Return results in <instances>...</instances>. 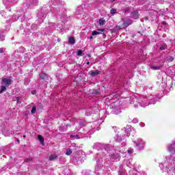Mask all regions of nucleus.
Listing matches in <instances>:
<instances>
[{
	"label": "nucleus",
	"instance_id": "1",
	"mask_svg": "<svg viewBox=\"0 0 175 175\" xmlns=\"http://www.w3.org/2000/svg\"><path fill=\"white\" fill-rule=\"evenodd\" d=\"M49 3H51L52 7L46 6L42 8L40 11H38L37 17L40 20V23H42V20L46 18V13L52 12L53 17L57 23V28L62 29L64 23L68 21L66 15L62 14V1L61 0H53Z\"/></svg>",
	"mask_w": 175,
	"mask_h": 175
},
{
	"label": "nucleus",
	"instance_id": "2",
	"mask_svg": "<svg viewBox=\"0 0 175 175\" xmlns=\"http://www.w3.org/2000/svg\"><path fill=\"white\" fill-rule=\"evenodd\" d=\"M157 101L158 97L152 95L144 98L142 100L134 98V107L135 109H137L139 106H141V107H146V106H148V105H155Z\"/></svg>",
	"mask_w": 175,
	"mask_h": 175
},
{
	"label": "nucleus",
	"instance_id": "3",
	"mask_svg": "<svg viewBox=\"0 0 175 175\" xmlns=\"http://www.w3.org/2000/svg\"><path fill=\"white\" fill-rule=\"evenodd\" d=\"M167 161H165L163 163H160L159 167H161V170H165V169H167V171L170 172H174L175 171V159L173 157H170V159H167L166 157Z\"/></svg>",
	"mask_w": 175,
	"mask_h": 175
},
{
	"label": "nucleus",
	"instance_id": "4",
	"mask_svg": "<svg viewBox=\"0 0 175 175\" xmlns=\"http://www.w3.org/2000/svg\"><path fill=\"white\" fill-rule=\"evenodd\" d=\"M13 81L11 79L3 78L1 81L0 94H2L6 91V88L12 85Z\"/></svg>",
	"mask_w": 175,
	"mask_h": 175
},
{
	"label": "nucleus",
	"instance_id": "5",
	"mask_svg": "<svg viewBox=\"0 0 175 175\" xmlns=\"http://www.w3.org/2000/svg\"><path fill=\"white\" fill-rule=\"evenodd\" d=\"M82 1L85 3L83 5L85 9H88V8H91V6H96L98 3H100L102 0H82Z\"/></svg>",
	"mask_w": 175,
	"mask_h": 175
},
{
	"label": "nucleus",
	"instance_id": "6",
	"mask_svg": "<svg viewBox=\"0 0 175 175\" xmlns=\"http://www.w3.org/2000/svg\"><path fill=\"white\" fill-rule=\"evenodd\" d=\"M94 150H103V151H106V152H108V151H110V146L106 145V144H102L99 142H96L93 145Z\"/></svg>",
	"mask_w": 175,
	"mask_h": 175
},
{
	"label": "nucleus",
	"instance_id": "7",
	"mask_svg": "<svg viewBox=\"0 0 175 175\" xmlns=\"http://www.w3.org/2000/svg\"><path fill=\"white\" fill-rule=\"evenodd\" d=\"M38 3H39V0H25L23 2L24 6L27 8V9H32L33 6H38Z\"/></svg>",
	"mask_w": 175,
	"mask_h": 175
},
{
	"label": "nucleus",
	"instance_id": "8",
	"mask_svg": "<svg viewBox=\"0 0 175 175\" xmlns=\"http://www.w3.org/2000/svg\"><path fill=\"white\" fill-rule=\"evenodd\" d=\"M134 144H135V148L139 151L144 150V146L146 143L142 139H137L136 141H133Z\"/></svg>",
	"mask_w": 175,
	"mask_h": 175
},
{
	"label": "nucleus",
	"instance_id": "9",
	"mask_svg": "<svg viewBox=\"0 0 175 175\" xmlns=\"http://www.w3.org/2000/svg\"><path fill=\"white\" fill-rule=\"evenodd\" d=\"M117 143H120L122 146H126V139H125V135H116L114 137Z\"/></svg>",
	"mask_w": 175,
	"mask_h": 175
},
{
	"label": "nucleus",
	"instance_id": "10",
	"mask_svg": "<svg viewBox=\"0 0 175 175\" xmlns=\"http://www.w3.org/2000/svg\"><path fill=\"white\" fill-rule=\"evenodd\" d=\"M57 27H55V23H50L49 26L44 29V33H45V35H51V33L54 31V29H55Z\"/></svg>",
	"mask_w": 175,
	"mask_h": 175
},
{
	"label": "nucleus",
	"instance_id": "11",
	"mask_svg": "<svg viewBox=\"0 0 175 175\" xmlns=\"http://www.w3.org/2000/svg\"><path fill=\"white\" fill-rule=\"evenodd\" d=\"M107 153L105 154V155H107L108 157H110L111 161H120V154L118 153H113V154H110L108 152H106Z\"/></svg>",
	"mask_w": 175,
	"mask_h": 175
},
{
	"label": "nucleus",
	"instance_id": "12",
	"mask_svg": "<svg viewBox=\"0 0 175 175\" xmlns=\"http://www.w3.org/2000/svg\"><path fill=\"white\" fill-rule=\"evenodd\" d=\"M132 126L127 125L126 128L121 130V132H124L126 133V136L129 137L131 135V132H132Z\"/></svg>",
	"mask_w": 175,
	"mask_h": 175
},
{
	"label": "nucleus",
	"instance_id": "13",
	"mask_svg": "<svg viewBox=\"0 0 175 175\" xmlns=\"http://www.w3.org/2000/svg\"><path fill=\"white\" fill-rule=\"evenodd\" d=\"M167 150L171 154H175V141H173L172 143L168 146Z\"/></svg>",
	"mask_w": 175,
	"mask_h": 175
},
{
	"label": "nucleus",
	"instance_id": "14",
	"mask_svg": "<svg viewBox=\"0 0 175 175\" xmlns=\"http://www.w3.org/2000/svg\"><path fill=\"white\" fill-rule=\"evenodd\" d=\"M157 47H159V50H161V51L167 49V45L163 42H160L159 43H158Z\"/></svg>",
	"mask_w": 175,
	"mask_h": 175
},
{
	"label": "nucleus",
	"instance_id": "15",
	"mask_svg": "<svg viewBox=\"0 0 175 175\" xmlns=\"http://www.w3.org/2000/svg\"><path fill=\"white\" fill-rule=\"evenodd\" d=\"M70 137L72 140H75V139H83V137H85V135L81 133H79L77 135H70Z\"/></svg>",
	"mask_w": 175,
	"mask_h": 175
},
{
	"label": "nucleus",
	"instance_id": "16",
	"mask_svg": "<svg viewBox=\"0 0 175 175\" xmlns=\"http://www.w3.org/2000/svg\"><path fill=\"white\" fill-rule=\"evenodd\" d=\"M18 0H3V3L5 6H8V5H14V3H17Z\"/></svg>",
	"mask_w": 175,
	"mask_h": 175
},
{
	"label": "nucleus",
	"instance_id": "17",
	"mask_svg": "<svg viewBox=\"0 0 175 175\" xmlns=\"http://www.w3.org/2000/svg\"><path fill=\"white\" fill-rule=\"evenodd\" d=\"M139 11L134 10L131 14V18H134L135 20H137V18H139Z\"/></svg>",
	"mask_w": 175,
	"mask_h": 175
},
{
	"label": "nucleus",
	"instance_id": "18",
	"mask_svg": "<svg viewBox=\"0 0 175 175\" xmlns=\"http://www.w3.org/2000/svg\"><path fill=\"white\" fill-rule=\"evenodd\" d=\"M75 161H77V165H80V163H83L84 162V157L81 156H77L75 158Z\"/></svg>",
	"mask_w": 175,
	"mask_h": 175
},
{
	"label": "nucleus",
	"instance_id": "19",
	"mask_svg": "<svg viewBox=\"0 0 175 175\" xmlns=\"http://www.w3.org/2000/svg\"><path fill=\"white\" fill-rule=\"evenodd\" d=\"M153 14L154 17H152V18H157V14H159V16H165V12L164 10H161L159 12L154 11Z\"/></svg>",
	"mask_w": 175,
	"mask_h": 175
},
{
	"label": "nucleus",
	"instance_id": "20",
	"mask_svg": "<svg viewBox=\"0 0 175 175\" xmlns=\"http://www.w3.org/2000/svg\"><path fill=\"white\" fill-rule=\"evenodd\" d=\"M40 78L41 80H44V81H49V75L43 72L40 74Z\"/></svg>",
	"mask_w": 175,
	"mask_h": 175
},
{
	"label": "nucleus",
	"instance_id": "21",
	"mask_svg": "<svg viewBox=\"0 0 175 175\" xmlns=\"http://www.w3.org/2000/svg\"><path fill=\"white\" fill-rule=\"evenodd\" d=\"M124 25H125L124 22H119L116 27V29H117L118 31H120V29H124V28H125Z\"/></svg>",
	"mask_w": 175,
	"mask_h": 175
},
{
	"label": "nucleus",
	"instance_id": "22",
	"mask_svg": "<svg viewBox=\"0 0 175 175\" xmlns=\"http://www.w3.org/2000/svg\"><path fill=\"white\" fill-rule=\"evenodd\" d=\"M57 159H58V154L55 153L50 154L49 161H55Z\"/></svg>",
	"mask_w": 175,
	"mask_h": 175
},
{
	"label": "nucleus",
	"instance_id": "23",
	"mask_svg": "<svg viewBox=\"0 0 175 175\" xmlns=\"http://www.w3.org/2000/svg\"><path fill=\"white\" fill-rule=\"evenodd\" d=\"M79 128H77V131H79L81 128L85 126V122L84 120H79Z\"/></svg>",
	"mask_w": 175,
	"mask_h": 175
},
{
	"label": "nucleus",
	"instance_id": "24",
	"mask_svg": "<svg viewBox=\"0 0 175 175\" xmlns=\"http://www.w3.org/2000/svg\"><path fill=\"white\" fill-rule=\"evenodd\" d=\"M98 75H100V71L98 70H96L95 71H92L90 72V75L92 76V77H95L98 76Z\"/></svg>",
	"mask_w": 175,
	"mask_h": 175
},
{
	"label": "nucleus",
	"instance_id": "25",
	"mask_svg": "<svg viewBox=\"0 0 175 175\" xmlns=\"http://www.w3.org/2000/svg\"><path fill=\"white\" fill-rule=\"evenodd\" d=\"M123 23L124 24V28H126L129 27V25H131L133 22L131 19H129Z\"/></svg>",
	"mask_w": 175,
	"mask_h": 175
},
{
	"label": "nucleus",
	"instance_id": "26",
	"mask_svg": "<svg viewBox=\"0 0 175 175\" xmlns=\"http://www.w3.org/2000/svg\"><path fill=\"white\" fill-rule=\"evenodd\" d=\"M68 43L70 44H75V43H76V40L73 37H70L68 38Z\"/></svg>",
	"mask_w": 175,
	"mask_h": 175
},
{
	"label": "nucleus",
	"instance_id": "27",
	"mask_svg": "<svg viewBox=\"0 0 175 175\" xmlns=\"http://www.w3.org/2000/svg\"><path fill=\"white\" fill-rule=\"evenodd\" d=\"M161 68H162V66H151V69H152L153 70H159V69H161Z\"/></svg>",
	"mask_w": 175,
	"mask_h": 175
},
{
	"label": "nucleus",
	"instance_id": "28",
	"mask_svg": "<svg viewBox=\"0 0 175 175\" xmlns=\"http://www.w3.org/2000/svg\"><path fill=\"white\" fill-rule=\"evenodd\" d=\"M105 23H106V21H105L103 18H101L99 19L98 24H100V25H105Z\"/></svg>",
	"mask_w": 175,
	"mask_h": 175
},
{
	"label": "nucleus",
	"instance_id": "29",
	"mask_svg": "<svg viewBox=\"0 0 175 175\" xmlns=\"http://www.w3.org/2000/svg\"><path fill=\"white\" fill-rule=\"evenodd\" d=\"M81 13H83V9L81 7H78L77 11H76V14L79 15V14H81Z\"/></svg>",
	"mask_w": 175,
	"mask_h": 175
},
{
	"label": "nucleus",
	"instance_id": "30",
	"mask_svg": "<svg viewBox=\"0 0 175 175\" xmlns=\"http://www.w3.org/2000/svg\"><path fill=\"white\" fill-rule=\"evenodd\" d=\"M151 8H152L151 5L148 4V5H144L142 9H144V10H150Z\"/></svg>",
	"mask_w": 175,
	"mask_h": 175
},
{
	"label": "nucleus",
	"instance_id": "31",
	"mask_svg": "<svg viewBox=\"0 0 175 175\" xmlns=\"http://www.w3.org/2000/svg\"><path fill=\"white\" fill-rule=\"evenodd\" d=\"M3 40H5V35L0 31V42H3Z\"/></svg>",
	"mask_w": 175,
	"mask_h": 175
},
{
	"label": "nucleus",
	"instance_id": "32",
	"mask_svg": "<svg viewBox=\"0 0 175 175\" xmlns=\"http://www.w3.org/2000/svg\"><path fill=\"white\" fill-rule=\"evenodd\" d=\"M82 174L90 175V174H91V171L90 170H83V171H82Z\"/></svg>",
	"mask_w": 175,
	"mask_h": 175
},
{
	"label": "nucleus",
	"instance_id": "33",
	"mask_svg": "<svg viewBox=\"0 0 175 175\" xmlns=\"http://www.w3.org/2000/svg\"><path fill=\"white\" fill-rule=\"evenodd\" d=\"M38 139L40 140V143H43L44 142V138L43 137V136L39 135L38 136Z\"/></svg>",
	"mask_w": 175,
	"mask_h": 175
},
{
	"label": "nucleus",
	"instance_id": "34",
	"mask_svg": "<svg viewBox=\"0 0 175 175\" xmlns=\"http://www.w3.org/2000/svg\"><path fill=\"white\" fill-rule=\"evenodd\" d=\"M77 55L79 57L83 56V51L82 50H78L77 52Z\"/></svg>",
	"mask_w": 175,
	"mask_h": 175
},
{
	"label": "nucleus",
	"instance_id": "35",
	"mask_svg": "<svg viewBox=\"0 0 175 175\" xmlns=\"http://www.w3.org/2000/svg\"><path fill=\"white\" fill-rule=\"evenodd\" d=\"M20 18V15H14L12 16V20H14L15 21H17Z\"/></svg>",
	"mask_w": 175,
	"mask_h": 175
},
{
	"label": "nucleus",
	"instance_id": "36",
	"mask_svg": "<svg viewBox=\"0 0 175 175\" xmlns=\"http://www.w3.org/2000/svg\"><path fill=\"white\" fill-rule=\"evenodd\" d=\"M116 84H118V85H122V79L120 80L117 79Z\"/></svg>",
	"mask_w": 175,
	"mask_h": 175
},
{
	"label": "nucleus",
	"instance_id": "37",
	"mask_svg": "<svg viewBox=\"0 0 175 175\" xmlns=\"http://www.w3.org/2000/svg\"><path fill=\"white\" fill-rule=\"evenodd\" d=\"M92 36H95V35H100V32L96 31H93L92 33Z\"/></svg>",
	"mask_w": 175,
	"mask_h": 175
},
{
	"label": "nucleus",
	"instance_id": "38",
	"mask_svg": "<svg viewBox=\"0 0 175 175\" xmlns=\"http://www.w3.org/2000/svg\"><path fill=\"white\" fill-rule=\"evenodd\" d=\"M31 114H35L36 113V107H33L31 110Z\"/></svg>",
	"mask_w": 175,
	"mask_h": 175
},
{
	"label": "nucleus",
	"instance_id": "39",
	"mask_svg": "<svg viewBox=\"0 0 175 175\" xmlns=\"http://www.w3.org/2000/svg\"><path fill=\"white\" fill-rule=\"evenodd\" d=\"M144 2V1L143 0H137V2L135 3V5H143Z\"/></svg>",
	"mask_w": 175,
	"mask_h": 175
},
{
	"label": "nucleus",
	"instance_id": "40",
	"mask_svg": "<svg viewBox=\"0 0 175 175\" xmlns=\"http://www.w3.org/2000/svg\"><path fill=\"white\" fill-rule=\"evenodd\" d=\"M111 14H116V13H117V10L112 8L110 11Z\"/></svg>",
	"mask_w": 175,
	"mask_h": 175
},
{
	"label": "nucleus",
	"instance_id": "41",
	"mask_svg": "<svg viewBox=\"0 0 175 175\" xmlns=\"http://www.w3.org/2000/svg\"><path fill=\"white\" fill-rule=\"evenodd\" d=\"M33 159H32V158L25 159V162H26V163H29V162L32 161Z\"/></svg>",
	"mask_w": 175,
	"mask_h": 175
},
{
	"label": "nucleus",
	"instance_id": "42",
	"mask_svg": "<svg viewBox=\"0 0 175 175\" xmlns=\"http://www.w3.org/2000/svg\"><path fill=\"white\" fill-rule=\"evenodd\" d=\"M127 151L128 154H133V148H129Z\"/></svg>",
	"mask_w": 175,
	"mask_h": 175
},
{
	"label": "nucleus",
	"instance_id": "43",
	"mask_svg": "<svg viewBox=\"0 0 175 175\" xmlns=\"http://www.w3.org/2000/svg\"><path fill=\"white\" fill-rule=\"evenodd\" d=\"M72 154V150L70 149H68L66 152V155H70Z\"/></svg>",
	"mask_w": 175,
	"mask_h": 175
},
{
	"label": "nucleus",
	"instance_id": "44",
	"mask_svg": "<svg viewBox=\"0 0 175 175\" xmlns=\"http://www.w3.org/2000/svg\"><path fill=\"white\" fill-rule=\"evenodd\" d=\"M37 27H38V25H36V24H33V25H31V29H33V30L35 31V30L36 29Z\"/></svg>",
	"mask_w": 175,
	"mask_h": 175
},
{
	"label": "nucleus",
	"instance_id": "45",
	"mask_svg": "<svg viewBox=\"0 0 175 175\" xmlns=\"http://www.w3.org/2000/svg\"><path fill=\"white\" fill-rule=\"evenodd\" d=\"M161 25L164 28H167V23H166V22H163Z\"/></svg>",
	"mask_w": 175,
	"mask_h": 175
},
{
	"label": "nucleus",
	"instance_id": "46",
	"mask_svg": "<svg viewBox=\"0 0 175 175\" xmlns=\"http://www.w3.org/2000/svg\"><path fill=\"white\" fill-rule=\"evenodd\" d=\"M129 12H131V8H126V9H124V13L128 14L129 13Z\"/></svg>",
	"mask_w": 175,
	"mask_h": 175
},
{
	"label": "nucleus",
	"instance_id": "47",
	"mask_svg": "<svg viewBox=\"0 0 175 175\" xmlns=\"http://www.w3.org/2000/svg\"><path fill=\"white\" fill-rule=\"evenodd\" d=\"M94 95H99L100 94V90H94L93 92Z\"/></svg>",
	"mask_w": 175,
	"mask_h": 175
},
{
	"label": "nucleus",
	"instance_id": "48",
	"mask_svg": "<svg viewBox=\"0 0 175 175\" xmlns=\"http://www.w3.org/2000/svg\"><path fill=\"white\" fill-rule=\"evenodd\" d=\"M132 122L133 124H137V122H139V120L137 118H134Z\"/></svg>",
	"mask_w": 175,
	"mask_h": 175
},
{
	"label": "nucleus",
	"instance_id": "49",
	"mask_svg": "<svg viewBox=\"0 0 175 175\" xmlns=\"http://www.w3.org/2000/svg\"><path fill=\"white\" fill-rule=\"evenodd\" d=\"M173 61H174V58H173V57H170L168 58V62H173Z\"/></svg>",
	"mask_w": 175,
	"mask_h": 175
},
{
	"label": "nucleus",
	"instance_id": "50",
	"mask_svg": "<svg viewBox=\"0 0 175 175\" xmlns=\"http://www.w3.org/2000/svg\"><path fill=\"white\" fill-rule=\"evenodd\" d=\"M112 129L114 131L115 133H116L117 131H118V129H117V126H113Z\"/></svg>",
	"mask_w": 175,
	"mask_h": 175
},
{
	"label": "nucleus",
	"instance_id": "51",
	"mask_svg": "<svg viewBox=\"0 0 175 175\" xmlns=\"http://www.w3.org/2000/svg\"><path fill=\"white\" fill-rule=\"evenodd\" d=\"M113 112H114V113H115V114H119V113H120V112H121V110H120V109H119L118 111H116V110H114V111H113Z\"/></svg>",
	"mask_w": 175,
	"mask_h": 175
},
{
	"label": "nucleus",
	"instance_id": "52",
	"mask_svg": "<svg viewBox=\"0 0 175 175\" xmlns=\"http://www.w3.org/2000/svg\"><path fill=\"white\" fill-rule=\"evenodd\" d=\"M4 152V150H3V148H0V155H2V154H3Z\"/></svg>",
	"mask_w": 175,
	"mask_h": 175
},
{
	"label": "nucleus",
	"instance_id": "53",
	"mask_svg": "<svg viewBox=\"0 0 175 175\" xmlns=\"http://www.w3.org/2000/svg\"><path fill=\"white\" fill-rule=\"evenodd\" d=\"M62 159H63V162H66V159H65V158L64 157H60L59 161H62Z\"/></svg>",
	"mask_w": 175,
	"mask_h": 175
},
{
	"label": "nucleus",
	"instance_id": "54",
	"mask_svg": "<svg viewBox=\"0 0 175 175\" xmlns=\"http://www.w3.org/2000/svg\"><path fill=\"white\" fill-rule=\"evenodd\" d=\"M31 94L32 95H36V90H32Z\"/></svg>",
	"mask_w": 175,
	"mask_h": 175
},
{
	"label": "nucleus",
	"instance_id": "55",
	"mask_svg": "<svg viewBox=\"0 0 175 175\" xmlns=\"http://www.w3.org/2000/svg\"><path fill=\"white\" fill-rule=\"evenodd\" d=\"M0 53L3 54V48H0Z\"/></svg>",
	"mask_w": 175,
	"mask_h": 175
},
{
	"label": "nucleus",
	"instance_id": "56",
	"mask_svg": "<svg viewBox=\"0 0 175 175\" xmlns=\"http://www.w3.org/2000/svg\"><path fill=\"white\" fill-rule=\"evenodd\" d=\"M164 1H165V0H159V3H163Z\"/></svg>",
	"mask_w": 175,
	"mask_h": 175
},
{
	"label": "nucleus",
	"instance_id": "57",
	"mask_svg": "<svg viewBox=\"0 0 175 175\" xmlns=\"http://www.w3.org/2000/svg\"><path fill=\"white\" fill-rule=\"evenodd\" d=\"M100 32H105V29H100Z\"/></svg>",
	"mask_w": 175,
	"mask_h": 175
},
{
	"label": "nucleus",
	"instance_id": "58",
	"mask_svg": "<svg viewBox=\"0 0 175 175\" xmlns=\"http://www.w3.org/2000/svg\"><path fill=\"white\" fill-rule=\"evenodd\" d=\"M145 20L146 21L148 20V16L145 17Z\"/></svg>",
	"mask_w": 175,
	"mask_h": 175
},
{
	"label": "nucleus",
	"instance_id": "59",
	"mask_svg": "<svg viewBox=\"0 0 175 175\" xmlns=\"http://www.w3.org/2000/svg\"><path fill=\"white\" fill-rule=\"evenodd\" d=\"M109 2H114V1H116V0H109Z\"/></svg>",
	"mask_w": 175,
	"mask_h": 175
},
{
	"label": "nucleus",
	"instance_id": "60",
	"mask_svg": "<svg viewBox=\"0 0 175 175\" xmlns=\"http://www.w3.org/2000/svg\"><path fill=\"white\" fill-rule=\"evenodd\" d=\"M133 175H139V173H133Z\"/></svg>",
	"mask_w": 175,
	"mask_h": 175
},
{
	"label": "nucleus",
	"instance_id": "61",
	"mask_svg": "<svg viewBox=\"0 0 175 175\" xmlns=\"http://www.w3.org/2000/svg\"><path fill=\"white\" fill-rule=\"evenodd\" d=\"M85 114H86V116H90V114H88V111H86Z\"/></svg>",
	"mask_w": 175,
	"mask_h": 175
},
{
	"label": "nucleus",
	"instance_id": "62",
	"mask_svg": "<svg viewBox=\"0 0 175 175\" xmlns=\"http://www.w3.org/2000/svg\"><path fill=\"white\" fill-rule=\"evenodd\" d=\"M86 65H90V62H86Z\"/></svg>",
	"mask_w": 175,
	"mask_h": 175
},
{
	"label": "nucleus",
	"instance_id": "63",
	"mask_svg": "<svg viewBox=\"0 0 175 175\" xmlns=\"http://www.w3.org/2000/svg\"><path fill=\"white\" fill-rule=\"evenodd\" d=\"M90 39H93V37H92V36H90Z\"/></svg>",
	"mask_w": 175,
	"mask_h": 175
},
{
	"label": "nucleus",
	"instance_id": "64",
	"mask_svg": "<svg viewBox=\"0 0 175 175\" xmlns=\"http://www.w3.org/2000/svg\"><path fill=\"white\" fill-rule=\"evenodd\" d=\"M61 131H62V132H64V131H65V130H64V129H62Z\"/></svg>",
	"mask_w": 175,
	"mask_h": 175
}]
</instances>
